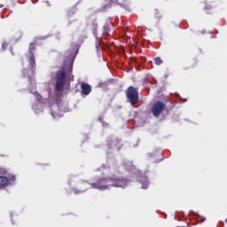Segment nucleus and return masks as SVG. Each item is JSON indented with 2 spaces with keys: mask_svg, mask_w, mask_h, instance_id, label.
Wrapping results in <instances>:
<instances>
[{
  "mask_svg": "<svg viewBox=\"0 0 227 227\" xmlns=\"http://www.w3.org/2000/svg\"><path fill=\"white\" fill-rule=\"evenodd\" d=\"M129 179L120 176H108V177H100L95 183L91 184L93 189H98L99 191H106L110 187H121L125 189L126 185H129Z\"/></svg>",
  "mask_w": 227,
  "mask_h": 227,
  "instance_id": "f257e3e1",
  "label": "nucleus"
},
{
  "mask_svg": "<svg viewBox=\"0 0 227 227\" xmlns=\"http://www.w3.org/2000/svg\"><path fill=\"white\" fill-rule=\"evenodd\" d=\"M55 91L60 92L65 90V84L67 82V72L65 67H61L55 76Z\"/></svg>",
  "mask_w": 227,
  "mask_h": 227,
  "instance_id": "f03ea898",
  "label": "nucleus"
},
{
  "mask_svg": "<svg viewBox=\"0 0 227 227\" xmlns=\"http://www.w3.org/2000/svg\"><path fill=\"white\" fill-rule=\"evenodd\" d=\"M126 97L131 106H136L139 102V92L134 86H129L126 90Z\"/></svg>",
  "mask_w": 227,
  "mask_h": 227,
  "instance_id": "7ed1b4c3",
  "label": "nucleus"
},
{
  "mask_svg": "<svg viewBox=\"0 0 227 227\" xmlns=\"http://www.w3.org/2000/svg\"><path fill=\"white\" fill-rule=\"evenodd\" d=\"M15 180H16L15 175L7 174L6 176H0V191H2V189H5V187L13 185V183L15 182Z\"/></svg>",
  "mask_w": 227,
  "mask_h": 227,
  "instance_id": "20e7f679",
  "label": "nucleus"
},
{
  "mask_svg": "<svg viewBox=\"0 0 227 227\" xmlns=\"http://www.w3.org/2000/svg\"><path fill=\"white\" fill-rule=\"evenodd\" d=\"M166 109V105L162 101H156L152 108V113L156 118L160 116V113Z\"/></svg>",
  "mask_w": 227,
  "mask_h": 227,
  "instance_id": "39448f33",
  "label": "nucleus"
},
{
  "mask_svg": "<svg viewBox=\"0 0 227 227\" xmlns=\"http://www.w3.org/2000/svg\"><path fill=\"white\" fill-rule=\"evenodd\" d=\"M120 168H122V169H125L126 171H136V167L132 161H124Z\"/></svg>",
  "mask_w": 227,
  "mask_h": 227,
  "instance_id": "423d86ee",
  "label": "nucleus"
},
{
  "mask_svg": "<svg viewBox=\"0 0 227 227\" xmlns=\"http://www.w3.org/2000/svg\"><path fill=\"white\" fill-rule=\"evenodd\" d=\"M82 95H90L91 93V86L86 82L81 84Z\"/></svg>",
  "mask_w": 227,
  "mask_h": 227,
  "instance_id": "0eeeda50",
  "label": "nucleus"
},
{
  "mask_svg": "<svg viewBox=\"0 0 227 227\" xmlns=\"http://www.w3.org/2000/svg\"><path fill=\"white\" fill-rule=\"evenodd\" d=\"M36 51V43H31L28 46V55H35V51Z\"/></svg>",
  "mask_w": 227,
  "mask_h": 227,
  "instance_id": "6e6552de",
  "label": "nucleus"
},
{
  "mask_svg": "<svg viewBox=\"0 0 227 227\" xmlns=\"http://www.w3.org/2000/svg\"><path fill=\"white\" fill-rule=\"evenodd\" d=\"M27 61L31 68H35L36 61L35 60V55H28Z\"/></svg>",
  "mask_w": 227,
  "mask_h": 227,
  "instance_id": "1a4fd4ad",
  "label": "nucleus"
},
{
  "mask_svg": "<svg viewBox=\"0 0 227 227\" xmlns=\"http://www.w3.org/2000/svg\"><path fill=\"white\" fill-rule=\"evenodd\" d=\"M141 183H142V189H146L148 185H150V183L148 182V179H146V177H143L141 179Z\"/></svg>",
  "mask_w": 227,
  "mask_h": 227,
  "instance_id": "9d476101",
  "label": "nucleus"
},
{
  "mask_svg": "<svg viewBox=\"0 0 227 227\" xmlns=\"http://www.w3.org/2000/svg\"><path fill=\"white\" fill-rule=\"evenodd\" d=\"M154 63L157 66H160L162 65V63H164V61L162 60V59H160V57H157L154 59Z\"/></svg>",
  "mask_w": 227,
  "mask_h": 227,
  "instance_id": "9b49d317",
  "label": "nucleus"
},
{
  "mask_svg": "<svg viewBox=\"0 0 227 227\" xmlns=\"http://www.w3.org/2000/svg\"><path fill=\"white\" fill-rule=\"evenodd\" d=\"M88 191V188H83L82 190H74V194H81L82 192H86Z\"/></svg>",
  "mask_w": 227,
  "mask_h": 227,
  "instance_id": "f8f14e48",
  "label": "nucleus"
},
{
  "mask_svg": "<svg viewBox=\"0 0 227 227\" xmlns=\"http://www.w3.org/2000/svg\"><path fill=\"white\" fill-rule=\"evenodd\" d=\"M8 171L4 168L0 167V175H7Z\"/></svg>",
  "mask_w": 227,
  "mask_h": 227,
  "instance_id": "ddd939ff",
  "label": "nucleus"
},
{
  "mask_svg": "<svg viewBox=\"0 0 227 227\" xmlns=\"http://www.w3.org/2000/svg\"><path fill=\"white\" fill-rule=\"evenodd\" d=\"M8 48V43L4 42L2 43V49L4 51L5 49Z\"/></svg>",
  "mask_w": 227,
  "mask_h": 227,
  "instance_id": "4468645a",
  "label": "nucleus"
},
{
  "mask_svg": "<svg viewBox=\"0 0 227 227\" xmlns=\"http://www.w3.org/2000/svg\"><path fill=\"white\" fill-rule=\"evenodd\" d=\"M92 27H93V32H94V33H97V27H98L97 23H93V24H92Z\"/></svg>",
  "mask_w": 227,
  "mask_h": 227,
  "instance_id": "2eb2a0df",
  "label": "nucleus"
},
{
  "mask_svg": "<svg viewBox=\"0 0 227 227\" xmlns=\"http://www.w3.org/2000/svg\"><path fill=\"white\" fill-rule=\"evenodd\" d=\"M155 15H159V10H155Z\"/></svg>",
  "mask_w": 227,
  "mask_h": 227,
  "instance_id": "dca6fc26",
  "label": "nucleus"
},
{
  "mask_svg": "<svg viewBox=\"0 0 227 227\" xmlns=\"http://www.w3.org/2000/svg\"><path fill=\"white\" fill-rule=\"evenodd\" d=\"M4 4H0V8H4Z\"/></svg>",
  "mask_w": 227,
  "mask_h": 227,
  "instance_id": "f3484780",
  "label": "nucleus"
},
{
  "mask_svg": "<svg viewBox=\"0 0 227 227\" xmlns=\"http://www.w3.org/2000/svg\"><path fill=\"white\" fill-rule=\"evenodd\" d=\"M97 49H98V43L96 44Z\"/></svg>",
  "mask_w": 227,
  "mask_h": 227,
  "instance_id": "a211bd4d",
  "label": "nucleus"
}]
</instances>
